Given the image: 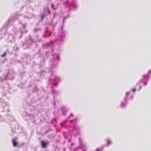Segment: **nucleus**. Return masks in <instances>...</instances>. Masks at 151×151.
I'll return each mask as SVG.
<instances>
[{
  "label": "nucleus",
  "mask_w": 151,
  "mask_h": 151,
  "mask_svg": "<svg viewBox=\"0 0 151 151\" xmlns=\"http://www.w3.org/2000/svg\"><path fill=\"white\" fill-rule=\"evenodd\" d=\"M45 12H46L47 13H50V11L47 8H46L45 9L44 13L42 15L41 17L42 19H43L45 16Z\"/></svg>",
  "instance_id": "1"
},
{
  "label": "nucleus",
  "mask_w": 151,
  "mask_h": 151,
  "mask_svg": "<svg viewBox=\"0 0 151 151\" xmlns=\"http://www.w3.org/2000/svg\"><path fill=\"white\" fill-rule=\"evenodd\" d=\"M121 106H122V105H121Z\"/></svg>",
  "instance_id": "12"
},
{
  "label": "nucleus",
  "mask_w": 151,
  "mask_h": 151,
  "mask_svg": "<svg viewBox=\"0 0 151 151\" xmlns=\"http://www.w3.org/2000/svg\"><path fill=\"white\" fill-rule=\"evenodd\" d=\"M139 86V89H140L141 88V86H140V85Z\"/></svg>",
  "instance_id": "8"
},
{
  "label": "nucleus",
  "mask_w": 151,
  "mask_h": 151,
  "mask_svg": "<svg viewBox=\"0 0 151 151\" xmlns=\"http://www.w3.org/2000/svg\"><path fill=\"white\" fill-rule=\"evenodd\" d=\"M5 55V53H4V54H3V55H1V57H4Z\"/></svg>",
  "instance_id": "5"
},
{
  "label": "nucleus",
  "mask_w": 151,
  "mask_h": 151,
  "mask_svg": "<svg viewBox=\"0 0 151 151\" xmlns=\"http://www.w3.org/2000/svg\"><path fill=\"white\" fill-rule=\"evenodd\" d=\"M47 142H46L44 141H42V142L41 145L42 147H44L46 146V145H47Z\"/></svg>",
  "instance_id": "2"
},
{
  "label": "nucleus",
  "mask_w": 151,
  "mask_h": 151,
  "mask_svg": "<svg viewBox=\"0 0 151 151\" xmlns=\"http://www.w3.org/2000/svg\"><path fill=\"white\" fill-rule=\"evenodd\" d=\"M106 141L108 142V143L107 144V146H109V145L111 144V142L109 139H107Z\"/></svg>",
  "instance_id": "4"
},
{
  "label": "nucleus",
  "mask_w": 151,
  "mask_h": 151,
  "mask_svg": "<svg viewBox=\"0 0 151 151\" xmlns=\"http://www.w3.org/2000/svg\"><path fill=\"white\" fill-rule=\"evenodd\" d=\"M12 143L14 147H16L17 146V143L16 140L14 139L12 140Z\"/></svg>",
  "instance_id": "3"
},
{
  "label": "nucleus",
  "mask_w": 151,
  "mask_h": 151,
  "mask_svg": "<svg viewBox=\"0 0 151 151\" xmlns=\"http://www.w3.org/2000/svg\"><path fill=\"white\" fill-rule=\"evenodd\" d=\"M135 91V89H134L132 90V91L133 92H134Z\"/></svg>",
  "instance_id": "7"
},
{
  "label": "nucleus",
  "mask_w": 151,
  "mask_h": 151,
  "mask_svg": "<svg viewBox=\"0 0 151 151\" xmlns=\"http://www.w3.org/2000/svg\"><path fill=\"white\" fill-rule=\"evenodd\" d=\"M96 151H99V149H97Z\"/></svg>",
  "instance_id": "9"
},
{
  "label": "nucleus",
  "mask_w": 151,
  "mask_h": 151,
  "mask_svg": "<svg viewBox=\"0 0 151 151\" xmlns=\"http://www.w3.org/2000/svg\"><path fill=\"white\" fill-rule=\"evenodd\" d=\"M57 57H58V55H57Z\"/></svg>",
  "instance_id": "11"
},
{
  "label": "nucleus",
  "mask_w": 151,
  "mask_h": 151,
  "mask_svg": "<svg viewBox=\"0 0 151 151\" xmlns=\"http://www.w3.org/2000/svg\"><path fill=\"white\" fill-rule=\"evenodd\" d=\"M145 85H146V83H145Z\"/></svg>",
  "instance_id": "10"
},
{
  "label": "nucleus",
  "mask_w": 151,
  "mask_h": 151,
  "mask_svg": "<svg viewBox=\"0 0 151 151\" xmlns=\"http://www.w3.org/2000/svg\"><path fill=\"white\" fill-rule=\"evenodd\" d=\"M129 94V92H128L126 93V95L127 96Z\"/></svg>",
  "instance_id": "6"
}]
</instances>
